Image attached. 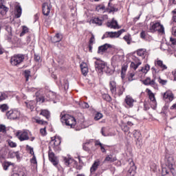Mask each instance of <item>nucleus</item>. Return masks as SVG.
<instances>
[{
    "instance_id": "obj_1",
    "label": "nucleus",
    "mask_w": 176,
    "mask_h": 176,
    "mask_svg": "<svg viewBox=\"0 0 176 176\" xmlns=\"http://www.w3.org/2000/svg\"><path fill=\"white\" fill-rule=\"evenodd\" d=\"M174 158L173 157H168L165 159V166L162 167V176H173L176 175V171L174 168L175 167Z\"/></svg>"
},
{
    "instance_id": "obj_2",
    "label": "nucleus",
    "mask_w": 176,
    "mask_h": 176,
    "mask_svg": "<svg viewBox=\"0 0 176 176\" xmlns=\"http://www.w3.org/2000/svg\"><path fill=\"white\" fill-rule=\"evenodd\" d=\"M60 116L62 124L68 126L70 129H74L76 126V119H75V117L65 112H62Z\"/></svg>"
},
{
    "instance_id": "obj_3",
    "label": "nucleus",
    "mask_w": 176,
    "mask_h": 176,
    "mask_svg": "<svg viewBox=\"0 0 176 176\" xmlns=\"http://www.w3.org/2000/svg\"><path fill=\"white\" fill-rule=\"evenodd\" d=\"M110 91L113 96H122L124 92V87L122 85L116 86V82L111 80L109 82Z\"/></svg>"
},
{
    "instance_id": "obj_4",
    "label": "nucleus",
    "mask_w": 176,
    "mask_h": 176,
    "mask_svg": "<svg viewBox=\"0 0 176 176\" xmlns=\"http://www.w3.org/2000/svg\"><path fill=\"white\" fill-rule=\"evenodd\" d=\"M149 32H159V34H164V26L159 22H151L149 26Z\"/></svg>"
},
{
    "instance_id": "obj_5",
    "label": "nucleus",
    "mask_w": 176,
    "mask_h": 176,
    "mask_svg": "<svg viewBox=\"0 0 176 176\" xmlns=\"http://www.w3.org/2000/svg\"><path fill=\"white\" fill-rule=\"evenodd\" d=\"M30 134H31V132L27 129L19 130L15 133L16 137L21 142L23 141H28L30 140Z\"/></svg>"
},
{
    "instance_id": "obj_6",
    "label": "nucleus",
    "mask_w": 176,
    "mask_h": 176,
    "mask_svg": "<svg viewBox=\"0 0 176 176\" xmlns=\"http://www.w3.org/2000/svg\"><path fill=\"white\" fill-rule=\"evenodd\" d=\"M94 60H96L94 62L96 71L99 74L104 72L107 68V63L100 58H94Z\"/></svg>"
},
{
    "instance_id": "obj_7",
    "label": "nucleus",
    "mask_w": 176,
    "mask_h": 176,
    "mask_svg": "<svg viewBox=\"0 0 176 176\" xmlns=\"http://www.w3.org/2000/svg\"><path fill=\"white\" fill-rule=\"evenodd\" d=\"M24 58H25V57L24 56V54H14L10 58V63L14 67L17 65H20V64H21V63L24 61Z\"/></svg>"
},
{
    "instance_id": "obj_8",
    "label": "nucleus",
    "mask_w": 176,
    "mask_h": 176,
    "mask_svg": "<svg viewBox=\"0 0 176 176\" xmlns=\"http://www.w3.org/2000/svg\"><path fill=\"white\" fill-rule=\"evenodd\" d=\"M146 92L147 93L149 100H151L150 104L151 105V108L155 109L157 105V102H156V98H155V94L152 92V91L149 89H146Z\"/></svg>"
},
{
    "instance_id": "obj_9",
    "label": "nucleus",
    "mask_w": 176,
    "mask_h": 176,
    "mask_svg": "<svg viewBox=\"0 0 176 176\" xmlns=\"http://www.w3.org/2000/svg\"><path fill=\"white\" fill-rule=\"evenodd\" d=\"M6 116L10 120H16L20 118V111L16 109L10 110L6 113Z\"/></svg>"
},
{
    "instance_id": "obj_10",
    "label": "nucleus",
    "mask_w": 176,
    "mask_h": 176,
    "mask_svg": "<svg viewBox=\"0 0 176 176\" xmlns=\"http://www.w3.org/2000/svg\"><path fill=\"white\" fill-rule=\"evenodd\" d=\"M49 160L51 161L54 166H57L58 164V159L54 155V153L52 151V147L49 146V153H48Z\"/></svg>"
},
{
    "instance_id": "obj_11",
    "label": "nucleus",
    "mask_w": 176,
    "mask_h": 176,
    "mask_svg": "<svg viewBox=\"0 0 176 176\" xmlns=\"http://www.w3.org/2000/svg\"><path fill=\"white\" fill-rule=\"evenodd\" d=\"M60 144H61V141L58 139L52 140L50 143V146L51 148H53L55 152H59L60 151Z\"/></svg>"
},
{
    "instance_id": "obj_12",
    "label": "nucleus",
    "mask_w": 176,
    "mask_h": 176,
    "mask_svg": "<svg viewBox=\"0 0 176 176\" xmlns=\"http://www.w3.org/2000/svg\"><path fill=\"white\" fill-rule=\"evenodd\" d=\"M155 80L156 78L151 80V78H146L145 80H142V83L143 85H145V86H152V87L156 89L157 87V84H156Z\"/></svg>"
},
{
    "instance_id": "obj_13",
    "label": "nucleus",
    "mask_w": 176,
    "mask_h": 176,
    "mask_svg": "<svg viewBox=\"0 0 176 176\" xmlns=\"http://www.w3.org/2000/svg\"><path fill=\"white\" fill-rule=\"evenodd\" d=\"M163 100L164 101H169L171 102L174 100V94L171 91H166L165 93L162 94Z\"/></svg>"
},
{
    "instance_id": "obj_14",
    "label": "nucleus",
    "mask_w": 176,
    "mask_h": 176,
    "mask_svg": "<svg viewBox=\"0 0 176 176\" xmlns=\"http://www.w3.org/2000/svg\"><path fill=\"white\" fill-rule=\"evenodd\" d=\"M133 137L137 140L136 145L141 146L142 145V140H141V132L139 130H134L133 132Z\"/></svg>"
},
{
    "instance_id": "obj_15",
    "label": "nucleus",
    "mask_w": 176,
    "mask_h": 176,
    "mask_svg": "<svg viewBox=\"0 0 176 176\" xmlns=\"http://www.w3.org/2000/svg\"><path fill=\"white\" fill-rule=\"evenodd\" d=\"M51 9L52 4H48L47 3H43V14H44V16H49Z\"/></svg>"
},
{
    "instance_id": "obj_16",
    "label": "nucleus",
    "mask_w": 176,
    "mask_h": 176,
    "mask_svg": "<svg viewBox=\"0 0 176 176\" xmlns=\"http://www.w3.org/2000/svg\"><path fill=\"white\" fill-rule=\"evenodd\" d=\"M109 47H111L110 44L106 43L103 45L99 46L98 50V54H104L109 49Z\"/></svg>"
},
{
    "instance_id": "obj_17",
    "label": "nucleus",
    "mask_w": 176,
    "mask_h": 176,
    "mask_svg": "<svg viewBox=\"0 0 176 176\" xmlns=\"http://www.w3.org/2000/svg\"><path fill=\"white\" fill-rule=\"evenodd\" d=\"M124 102L127 106H129V108H133V107H134V102H135V100H134L131 96H126L124 99Z\"/></svg>"
},
{
    "instance_id": "obj_18",
    "label": "nucleus",
    "mask_w": 176,
    "mask_h": 176,
    "mask_svg": "<svg viewBox=\"0 0 176 176\" xmlns=\"http://www.w3.org/2000/svg\"><path fill=\"white\" fill-rule=\"evenodd\" d=\"M3 1L0 0V14L5 16L9 12V8L3 5Z\"/></svg>"
},
{
    "instance_id": "obj_19",
    "label": "nucleus",
    "mask_w": 176,
    "mask_h": 176,
    "mask_svg": "<svg viewBox=\"0 0 176 176\" xmlns=\"http://www.w3.org/2000/svg\"><path fill=\"white\" fill-rule=\"evenodd\" d=\"M118 158L116 156H114L113 154L107 155L104 158L103 162L104 163H113V162H116Z\"/></svg>"
},
{
    "instance_id": "obj_20",
    "label": "nucleus",
    "mask_w": 176,
    "mask_h": 176,
    "mask_svg": "<svg viewBox=\"0 0 176 176\" xmlns=\"http://www.w3.org/2000/svg\"><path fill=\"white\" fill-rule=\"evenodd\" d=\"M123 32H126V30L124 29L118 32H109V38H119Z\"/></svg>"
},
{
    "instance_id": "obj_21",
    "label": "nucleus",
    "mask_w": 176,
    "mask_h": 176,
    "mask_svg": "<svg viewBox=\"0 0 176 176\" xmlns=\"http://www.w3.org/2000/svg\"><path fill=\"white\" fill-rule=\"evenodd\" d=\"M107 26L109 28H113V30H119L120 27H119V25L118 24V21H115V19H112L111 22H107Z\"/></svg>"
},
{
    "instance_id": "obj_22",
    "label": "nucleus",
    "mask_w": 176,
    "mask_h": 176,
    "mask_svg": "<svg viewBox=\"0 0 176 176\" xmlns=\"http://www.w3.org/2000/svg\"><path fill=\"white\" fill-rule=\"evenodd\" d=\"M141 64H142L141 60H140V59L137 58H135L134 62H131L130 67L131 69H134V71H135V69H137V68H138V67H140Z\"/></svg>"
},
{
    "instance_id": "obj_23",
    "label": "nucleus",
    "mask_w": 176,
    "mask_h": 176,
    "mask_svg": "<svg viewBox=\"0 0 176 176\" xmlns=\"http://www.w3.org/2000/svg\"><path fill=\"white\" fill-rule=\"evenodd\" d=\"M80 69L82 72V75H84V76H86V75H87L88 72H89V67H87V64L85 62H82L80 65Z\"/></svg>"
},
{
    "instance_id": "obj_24",
    "label": "nucleus",
    "mask_w": 176,
    "mask_h": 176,
    "mask_svg": "<svg viewBox=\"0 0 176 176\" xmlns=\"http://www.w3.org/2000/svg\"><path fill=\"white\" fill-rule=\"evenodd\" d=\"M23 13V10L21 9V6H16L15 7V10H14V16L16 17V19H20V17H21V14Z\"/></svg>"
},
{
    "instance_id": "obj_25",
    "label": "nucleus",
    "mask_w": 176,
    "mask_h": 176,
    "mask_svg": "<svg viewBox=\"0 0 176 176\" xmlns=\"http://www.w3.org/2000/svg\"><path fill=\"white\" fill-rule=\"evenodd\" d=\"M36 100L37 102H45L46 101V98L41 94V91H37L35 93Z\"/></svg>"
},
{
    "instance_id": "obj_26",
    "label": "nucleus",
    "mask_w": 176,
    "mask_h": 176,
    "mask_svg": "<svg viewBox=\"0 0 176 176\" xmlns=\"http://www.w3.org/2000/svg\"><path fill=\"white\" fill-rule=\"evenodd\" d=\"M6 155H8V148L0 147V161L6 159Z\"/></svg>"
},
{
    "instance_id": "obj_27",
    "label": "nucleus",
    "mask_w": 176,
    "mask_h": 176,
    "mask_svg": "<svg viewBox=\"0 0 176 176\" xmlns=\"http://www.w3.org/2000/svg\"><path fill=\"white\" fill-rule=\"evenodd\" d=\"M155 65L160 67V68H161V69H162V71H164V69H167V65H164V63H163V60L157 58L156 60H155Z\"/></svg>"
},
{
    "instance_id": "obj_28",
    "label": "nucleus",
    "mask_w": 176,
    "mask_h": 176,
    "mask_svg": "<svg viewBox=\"0 0 176 176\" xmlns=\"http://www.w3.org/2000/svg\"><path fill=\"white\" fill-rule=\"evenodd\" d=\"M100 164H101V162H100V160H96L94 164H92L90 171L91 173H96L97 171V168L100 166Z\"/></svg>"
},
{
    "instance_id": "obj_29",
    "label": "nucleus",
    "mask_w": 176,
    "mask_h": 176,
    "mask_svg": "<svg viewBox=\"0 0 176 176\" xmlns=\"http://www.w3.org/2000/svg\"><path fill=\"white\" fill-rule=\"evenodd\" d=\"M62 40L63 35H61L60 33H57L52 39V42H53V43H57L58 42H61Z\"/></svg>"
},
{
    "instance_id": "obj_30",
    "label": "nucleus",
    "mask_w": 176,
    "mask_h": 176,
    "mask_svg": "<svg viewBox=\"0 0 176 176\" xmlns=\"http://www.w3.org/2000/svg\"><path fill=\"white\" fill-rule=\"evenodd\" d=\"M46 101H50V100H54L56 98V94L52 91H49L46 94Z\"/></svg>"
},
{
    "instance_id": "obj_31",
    "label": "nucleus",
    "mask_w": 176,
    "mask_h": 176,
    "mask_svg": "<svg viewBox=\"0 0 176 176\" xmlns=\"http://www.w3.org/2000/svg\"><path fill=\"white\" fill-rule=\"evenodd\" d=\"M25 103L27 108H28L31 111H32V109H34V108H35L36 102L34 100L25 102Z\"/></svg>"
},
{
    "instance_id": "obj_32",
    "label": "nucleus",
    "mask_w": 176,
    "mask_h": 176,
    "mask_svg": "<svg viewBox=\"0 0 176 176\" xmlns=\"http://www.w3.org/2000/svg\"><path fill=\"white\" fill-rule=\"evenodd\" d=\"M129 164L131 166L128 170V173H129V174H132V173H135V170H137V166H135L134 162L131 161Z\"/></svg>"
},
{
    "instance_id": "obj_33",
    "label": "nucleus",
    "mask_w": 176,
    "mask_h": 176,
    "mask_svg": "<svg viewBox=\"0 0 176 176\" xmlns=\"http://www.w3.org/2000/svg\"><path fill=\"white\" fill-rule=\"evenodd\" d=\"M40 115L45 116L46 119H50V112L47 110H41Z\"/></svg>"
},
{
    "instance_id": "obj_34",
    "label": "nucleus",
    "mask_w": 176,
    "mask_h": 176,
    "mask_svg": "<svg viewBox=\"0 0 176 176\" xmlns=\"http://www.w3.org/2000/svg\"><path fill=\"white\" fill-rule=\"evenodd\" d=\"M29 32L30 29L27 26H22V32L20 34V36H24V35H25V34H28Z\"/></svg>"
},
{
    "instance_id": "obj_35",
    "label": "nucleus",
    "mask_w": 176,
    "mask_h": 176,
    "mask_svg": "<svg viewBox=\"0 0 176 176\" xmlns=\"http://www.w3.org/2000/svg\"><path fill=\"white\" fill-rule=\"evenodd\" d=\"M8 94L3 91H0V102H2V101H5V100H7L8 98Z\"/></svg>"
},
{
    "instance_id": "obj_36",
    "label": "nucleus",
    "mask_w": 176,
    "mask_h": 176,
    "mask_svg": "<svg viewBox=\"0 0 176 176\" xmlns=\"http://www.w3.org/2000/svg\"><path fill=\"white\" fill-rule=\"evenodd\" d=\"M91 23H93L94 24H97V25H102V21L98 18H94L91 21Z\"/></svg>"
},
{
    "instance_id": "obj_37",
    "label": "nucleus",
    "mask_w": 176,
    "mask_h": 176,
    "mask_svg": "<svg viewBox=\"0 0 176 176\" xmlns=\"http://www.w3.org/2000/svg\"><path fill=\"white\" fill-rule=\"evenodd\" d=\"M24 76L25 78L26 82H28L30 77L31 76V71L30 70H25L24 71Z\"/></svg>"
},
{
    "instance_id": "obj_38",
    "label": "nucleus",
    "mask_w": 176,
    "mask_h": 176,
    "mask_svg": "<svg viewBox=\"0 0 176 176\" xmlns=\"http://www.w3.org/2000/svg\"><path fill=\"white\" fill-rule=\"evenodd\" d=\"M9 109V106L6 104H0V111L1 112H6Z\"/></svg>"
},
{
    "instance_id": "obj_39",
    "label": "nucleus",
    "mask_w": 176,
    "mask_h": 176,
    "mask_svg": "<svg viewBox=\"0 0 176 176\" xmlns=\"http://www.w3.org/2000/svg\"><path fill=\"white\" fill-rule=\"evenodd\" d=\"M145 53H146V50L145 49H140L137 51L138 56L142 57V56H145Z\"/></svg>"
},
{
    "instance_id": "obj_40",
    "label": "nucleus",
    "mask_w": 176,
    "mask_h": 176,
    "mask_svg": "<svg viewBox=\"0 0 176 176\" xmlns=\"http://www.w3.org/2000/svg\"><path fill=\"white\" fill-rule=\"evenodd\" d=\"M151 69V67L149 65H146L144 67H142L140 71L141 72H143V74H148V71Z\"/></svg>"
},
{
    "instance_id": "obj_41",
    "label": "nucleus",
    "mask_w": 176,
    "mask_h": 176,
    "mask_svg": "<svg viewBox=\"0 0 176 176\" xmlns=\"http://www.w3.org/2000/svg\"><path fill=\"white\" fill-rule=\"evenodd\" d=\"M121 129L124 133H129V130H130V128H129V126L124 124L121 125Z\"/></svg>"
},
{
    "instance_id": "obj_42",
    "label": "nucleus",
    "mask_w": 176,
    "mask_h": 176,
    "mask_svg": "<svg viewBox=\"0 0 176 176\" xmlns=\"http://www.w3.org/2000/svg\"><path fill=\"white\" fill-rule=\"evenodd\" d=\"M123 39L126 42L127 45H130V43H131V38L130 36L126 35L123 37Z\"/></svg>"
},
{
    "instance_id": "obj_43",
    "label": "nucleus",
    "mask_w": 176,
    "mask_h": 176,
    "mask_svg": "<svg viewBox=\"0 0 176 176\" xmlns=\"http://www.w3.org/2000/svg\"><path fill=\"white\" fill-rule=\"evenodd\" d=\"M26 150L29 151L30 155H32L33 156L35 155L34 153V148L31 147L30 145H26Z\"/></svg>"
},
{
    "instance_id": "obj_44",
    "label": "nucleus",
    "mask_w": 176,
    "mask_h": 176,
    "mask_svg": "<svg viewBox=\"0 0 176 176\" xmlns=\"http://www.w3.org/2000/svg\"><path fill=\"white\" fill-rule=\"evenodd\" d=\"M36 123H38V124H47V122L44 121L43 120H41L39 118L35 119Z\"/></svg>"
},
{
    "instance_id": "obj_45",
    "label": "nucleus",
    "mask_w": 176,
    "mask_h": 176,
    "mask_svg": "<svg viewBox=\"0 0 176 176\" xmlns=\"http://www.w3.org/2000/svg\"><path fill=\"white\" fill-rule=\"evenodd\" d=\"M102 113L98 112L94 117V120H100V119H102Z\"/></svg>"
},
{
    "instance_id": "obj_46",
    "label": "nucleus",
    "mask_w": 176,
    "mask_h": 176,
    "mask_svg": "<svg viewBox=\"0 0 176 176\" xmlns=\"http://www.w3.org/2000/svg\"><path fill=\"white\" fill-rule=\"evenodd\" d=\"M147 35H148V33L145 32V30H142L140 32V38H142V39H146Z\"/></svg>"
},
{
    "instance_id": "obj_47",
    "label": "nucleus",
    "mask_w": 176,
    "mask_h": 176,
    "mask_svg": "<svg viewBox=\"0 0 176 176\" xmlns=\"http://www.w3.org/2000/svg\"><path fill=\"white\" fill-rule=\"evenodd\" d=\"M135 75V74H134L133 72H130L129 74L128 79H129V82H132V80H133V78H134Z\"/></svg>"
},
{
    "instance_id": "obj_48",
    "label": "nucleus",
    "mask_w": 176,
    "mask_h": 176,
    "mask_svg": "<svg viewBox=\"0 0 176 176\" xmlns=\"http://www.w3.org/2000/svg\"><path fill=\"white\" fill-rule=\"evenodd\" d=\"M80 106L81 107V108H89V107H90L89 104L86 102H81L80 103Z\"/></svg>"
},
{
    "instance_id": "obj_49",
    "label": "nucleus",
    "mask_w": 176,
    "mask_h": 176,
    "mask_svg": "<svg viewBox=\"0 0 176 176\" xmlns=\"http://www.w3.org/2000/svg\"><path fill=\"white\" fill-rule=\"evenodd\" d=\"M10 164H12V163H10V162H5L4 164H3V170H8V168H9V166H10Z\"/></svg>"
},
{
    "instance_id": "obj_50",
    "label": "nucleus",
    "mask_w": 176,
    "mask_h": 176,
    "mask_svg": "<svg viewBox=\"0 0 176 176\" xmlns=\"http://www.w3.org/2000/svg\"><path fill=\"white\" fill-rule=\"evenodd\" d=\"M109 10H110V12H115V10H116L115 8V6L111 3V2L109 3Z\"/></svg>"
},
{
    "instance_id": "obj_51",
    "label": "nucleus",
    "mask_w": 176,
    "mask_h": 176,
    "mask_svg": "<svg viewBox=\"0 0 176 176\" xmlns=\"http://www.w3.org/2000/svg\"><path fill=\"white\" fill-rule=\"evenodd\" d=\"M158 82L160 85H162L163 86H164L165 85H167V80H163L159 78Z\"/></svg>"
},
{
    "instance_id": "obj_52",
    "label": "nucleus",
    "mask_w": 176,
    "mask_h": 176,
    "mask_svg": "<svg viewBox=\"0 0 176 176\" xmlns=\"http://www.w3.org/2000/svg\"><path fill=\"white\" fill-rule=\"evenodd\" d=\"M16 157V152L14 151H10L8 153V157H10V159H13V157Z\"/></svg>"
},
{
    "instance_id": "obj_53",
    "label": "nucleus",
    "mask_w": 176,
    "mask_h": 176,
    "mask_svg": "<svg viewBox=\"0 0 176 176\" xmlns=\"http://www.w3.org/2000/svg\"><path fill=\"white\" fill-rule=\"evenodd\" d=\"M0 133H6V126L3 124H0Z\"/></svg>"
},
{
    "instance_id": "obj_54",
    "label": "nucleus",
    "mask_w": 176,
    "mask_h": 176,
    "mask_svg": "<svg viewBox=\"0 0 176 176\" xmlns=\"http://www.w3.org/2000/svg\"><path fill=\"white\" fill-rule=\"evenodd\" d=\"M8 144L10 146V148H16L17 146V144L14 142L9 141Z\"/></svg>"
},
{
    "instance_id": "obj_55",
    "label": "nucleus",
    "mask_w": 176,
    "mask_h": 176,
    "mask_svg": "<svg viewBox=\"0 0 176 176\" xmlns=\"http://www.w3.org/2000/svg\"><path fill=\"white\" fill-rule=\"evenodd\" d=\"M64 162H65V164L66 166H69V164H71V160H69L68 158H65Z\"/></svg>"
},
{
    "instance_id": "obj_56",
    "label": "nucleus",
    "mask_w": 176,
    "mask_h": 176,
    "mask_svg": "<svg viewBox=\"0 0 176 176\" xmlns=\"http://www.w3.org/2000/svg\"><path fill=\"white\" fill-rule=\"evenodd\" d=\"M31 163H32V164H37L36 157H35V155H33V157L31 160Z\"/></svg>"
},
{
    "instance_id": "obj_57",
    "label": "nucleus",
    "mask_w": 176,
    "mask_h": 176,
    "mask_svg": "<svg viewBox=\"0 0 176 176\" xmlns=\"http://www.w3.org/2000/svg\"><path fill=\"white\" fill-rule=\"evenodd\" d=\"M60 86H61L62 87H64V89H68V82H65V84H64V83H63V82L60 81Z\"/></svg>"
},
{
    "instance_id": "obj_58",
    "label": "nucleus",
    "mask_w": 176,
    "mask_h": 176,
    "mask_svg": "<svg viewBox=\"0 0 176 176\" xmlns=\"http://www.w3.org/2000/svg\"><path fill=\"white\" fill-rule=\"evenodd\" d=\"M40 133L43 136L46 135V128L41 129Z\"/></svg>"
},
{
    "instance_id": "obj_59",
    "label": "nucleus",
    "mask_w": 176,
    "mask_h": 176,
    "mask_svg": "<svg viewBox=\"0 0 176 176\" xmlns=\"http://www.w3.org/2000/svg\"><path fill=\"white\" fill-rule=\"evenodd\" d=\"M172 35L176 36V26L172 28Z\"/></svg>"
},
{
    "instance_id": "obj_60",
    "label": "nucleus",
    "mask_w": 176,
    "mask_h": 176,
    "mask_svg": "<svg viewBox=\"0 0 176 176\" xmlns=\"http://www.w3.org/2000/svg\"><path fill=\"white\" fill-rule=\"evenodd\" d=\"M93 43H94V35L92 34L91 37V38L89 40V45H93Z\"/></svg>"
},
{
    "instance_id": "obj_61",
    "label": "nucleus",
    "mask_w": 176,
    "mask_h": 176,
    "mask_svg": "<svg viewBox=\"0 0 176 176\" xmlns=\"http://www.w3.org/2000/svg\"><path fill=\"white\" fill-rule=\"evenodd\" d=\"M170 42L172 43V45H176V39L175 38L170 37Z\"/></svg>"
},
{
    "instance_id": "obj_62",
    "label": "nucleus",
    "mask_w": 176,
    "mask_h": 176,
    "mask_svg": "<svg viewBox=\"0 0 176 176\" xmlns=\"http://www.w3.org/2000/svg\"><path fill=\"white\" fill-rule=\"evenodd\" d=\"M105 38H109V32H107L106 33H104V34L102 37V39H105Z\"/></svg>"
},
{
    "instance_id": "obj_63",
    "label": "nucleus",
    "mask_w": 176,
    "mask_h": 176,
    "mask_svg": "<svg viewBox=\"0 0 176 176\" xmlns=\"http://www.w3.org/2000/svg\"><path fill=\"white\" fill-rule=\"evenodd\" d=\"M173 21H175V23H176V9H175L173 11Z\"/></svg>"
},
{
    "instance_id": "obj_64",
    "label": "nucleus",
    "mask_w": 176,
    "mask_h": 176,
    "mask_svg": "<svg viewBox=\"0 0 176 176\" xmlns=\"http://www.w3.org/2000/svg\"><path fill=\"white\" fill-rule=\"evenodd\" d=\"M172 74H173V75L174 76V80L176 81V69L173 70L172 72Z\"/></svg>"
}]
</instances>
